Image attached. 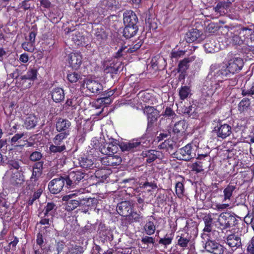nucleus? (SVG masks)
Returning a JSON list of instances; mask_svg holds the SVG:
<instances>
[{
    "label": "nucleus",
    "instance_id": "f257e3e1",
    "mask_svg": "<svg viewBox=\"0 0 254 254\" xmlns=\"http://www.w3.org/2000/svg\"><path fill=\"white\" fill-rule=\"evenodd\" d=\"M66 183L65 188L73 189L78 186L81 182L85 180L87 174L83 171L75 170L70 172L68 175H65Z\"/></svg>",
    "mask_w": 254,
    "mask_h": 254
},
{
    "label": "nucleus",
    "instance_id": "f03ea898",
    "mask_svg": "<svg viewBox=\"0 0 254 254\" xmlns=\"http://www.w3.org/2000/svg\"><path fill=\"white\" fill-rule=\"evenodd\" d=\"M196 147L192 143H189L180 148L178 152L180 160L189 161L195 157Z\"/></svg>",
    "mask_w": 254,
    "mask_h": 254
},
{
    "label": "nucleus",
    "instance_id": "7ed1b4c3",
    "mask_svg": "<svg viewBox=\"0 0 254 254\" xmlns=\"http://www.w3.org/2000/svg\"><path fill=\"white\" fill-rule=\"evenodd\" d=\"M37 74L38 71L36 68L29 67L25 74L19 77V81L24 88H29L32 84L31 81L37 79Z\"/></svg>",
    "mask_w": 254,
    "mask_h": 254
},
{
    "label": "nucleus",
    "instance_id": "20e7f679",
    "mask_svg": "<svg viewBox=\"0 0 254 254\" xmlns=\"http://www.w3.org/2000/svg\"><path fill=\"white\" fill-rule=\"evenodd\" d=\"M237 221L236 217L228 212L221 213L218 218V222L222 229H227L235 225Z\"/></svg>",
    "mask_w": 254,
    "mask_h": 254
},
{
    "label": "nucleus",
    "instance_id": "39448f33",
    "mask_svg": "<svg viewBox=\"0 0 254 254\" xmlns=\"http://www.w3.org/2000/svg\"><path fill=\"white\" fill-rule=\"evenodd\" d=\"M66 180L65 176H60L51 181L48 184V188L52 193L57 194L65 187Z\"/></svg>",
    "mask_w": 254,
    "mask_h": 254
},
{
    "label": "nucleus",
    "instance_id": "423d86ee",
    "mask_svg": "<svg viewBox=\"0 0 254 254\" xmlns=\"http://www.w3.org/2000/svg\"><path fill=\"white\" fill-rule=\"evenodd\" d=\"M121 65V63L118 62L117 58L106 59L103 64L104 72L111 74H117Z\"/></svg>",
    "mask_w": 254,
    "mask_h": 254
},
{
    "label": "nucleus",
    "instance_id": "0eeeda50",
    "mask_svg": "<svg viewBox=\"0 0 254 254\" xmlns=\"http://www.w3.org/2000/svg\"><path fill=\"white\" fill-rule=\"evenodd\" d=\"M76 196L77 193H71L62 197V200L65 202L64 205L66 210L71 211L79 205L78 197L75 198Z\"/></svg>",
    "mask_w": 254,
    "mask_h": 254
},
{
    "label": "nucleus",
    "instance_id": "6e6552de",
    "mask_svg": "<svg viewBox=\"0 0 254 254\" xmlns=\"http://www.w3.org/2000/svg\"><path fill=\"white\" fill-rule=\"evenodd\" d=\"M6 177L9 183L14 186L20 185L24 181L21 170H9L6 175Z\"/></svg>",
    "mask_w": 254,
    "mask_h": 254
},
{
    "label": "nucleus",
    "instance_id": "1a4fd4ad",
    "mask_svg": "<svg viewBox=\"0 0 254 254\" xmlns=\"http://www.w3.org/2000/svg\"><path fill=\"white\" fill-rule=\"evenodd\" d=\"M224 241L233 252L242 248L241 239L238 234H231L228 235L225 238Z\"/></svg>",
    "mask_w": 254,
    "mask_h": 254
},
{
    "label": "nucleus",
    "instance_id": "9d476101",
    "mask_svg": "<svg viewBox=\"0 0 254 254\" xmlns=\"http://www.w3.org/2000/svg\"><path fill=\"white\" fill-rule=\"evenodd\" d=\"M238 34H240V36L243 39L245 38L246 41H244L245 45L249 47L250 50H253L254 45H253V41L252 38L250 37L254 33L253 30L248 27L241 28L237 31Z\"/></svg>",
    "mask_w": 254,
    "mask_h": 254
},
{
    "label": "nucleus",
    "instance_id": "9b49d317",
    "mask_svg": "<svg viewBox=\"0 0 254 254\" xmlns=\"http://www.w3.org/2000/svg\"><path fill=\"white\" fill-rule=\"evenodd\" d=\"M213 131L216 133L217 137L225 139L232 133V127L228 124H219L215 127Z\"/></svg>",
    "mask_w": 254,
    "mask_h": 254
},
{
    "label": "nucleus",
    "instance_id": "f8f14e48",
    "mask_svg": "<svg viewBox=\"0 0 254 254\" xmlns=\"http://www.w3.org/2000/svg\"><path fill=\"white\" fill-rule=\"evenodd\" d=\"M214 9L217 16H222L228 14V16L232 19H238L239 18V14L237 12H235L234 14L228 13L229 8L222 1L219 2L214 7Z\"/></svg>",
    "mask_w": 254,
    "mask_h": 254
},
{
    "label": "nucleus",
    "instance_id": "ddd939ff",
    "mask_svg": "<svg viewBox=\"0 0 254 254\" xmlns=\"http://www.w3.org/2000/svg\"><path fill=\"white\" fill-rule=\"evenodd\" d=\"M142 145L138 139H133L128 142H123L120 145L123 151L134 152L141 149Z\"/></svg>",
    "mask_w": 254,
    "mask_h": 254
},
{
    "label": "nucleus",
    "instance_id": "4468645a",
    "mask_svg": "<svg viewBox=\"0 0 254 254\" xmlns=\"http://www.w3.org/2000/svg\"><path fill=\"white\" fill-rule=\"evenodd\" d=\"M118 150V143L117 140H113L111 142L104 143L101 147L100 152L105 155H113Z\"/></svg>",
    "mask_w": 254,
    "mask_h": 254
},
{
    "label": "nucleus",
    "instance_id": "2eb2a0df",
    "mask_svg": "<svg viewBox=\"0 0 254 254\" xmlns=\"http://www.w3.org/2000/svg\"><path fill=\"white\" fill-rule=\"evenodd\" d=\"M68 64L74 69H78L82 63V57L79 53H71L68 56Z\"/></svg>",
    "mask_w": 254,
    "mask_h": 254
},
{
    "label": "nucleus",
    "instance_id": "dca6fc26",
    "mask_svg": "<svg viewBox=\"0 0 254 254\" xmlns=\"http://www.w3.org/2000/svg\"><path fill=\"white\" fill-rule=\"evenodd\" d=\"M205 250L214 254H223V247L214 240H208L205 244Z\"/></svg>",
    "mask_w": 254,
    "mask_h": 254
},
{
    "label": "nucleus",
    "instance_id": "f3484780",
    "mask_svg": "<svg viewBox=\"0 0 254 254\" xmlns=\"http://www.w3.org/2000/svg\"><path fill=\"white\" fill-rule=\"evenodd\" d=\"M85 83L87 89L92 93L99 94L103 89L102 84L98 80L88 79Z\"/></svg>",
    "mask_w": 254,
    "mask_h": 254
},
{
    "label": "nucleus",
    "instance_id": "a211bd4d",
    "mask_svg": "<svg viewBox=\"0 0 254 254\" xmlns=\"http://www.w3.org/2000/svg\"><path fill=\"white\" fill-rule=\"evenodd\" d=\"M227 65L230 72H232V74H234L242 69L244 65V62L242 58H234L229 61Z\"/></svg>",
    "mask_w": 254,
    "mask_h": 254
},
{
    "label": "nucleus",
    "instance_id": "6ab92c4d",
    "mask_svg": "<svg viewBox=\"0 0 254 254\" xmlns=\"http://www.w3.org/2000/svg\"><path fill=\"white\" fill-rule=\"evenodd\" d=\"M138 18L132 10L126 11L124 13V23L125 25L137 26Z\"/></svg>",
    "mask_w": 254,
    "mask_h": 254
},
{
    "label": "nucleus",
    "instance_id": "aec40b11",
    "mask_svg": "<svg viewBox=\"0 0 254 254\" xmlns=\"http://www.w3.org/2000/svg\"><path fill=\"white\" fill-rule=\"evenodd\" d=\"M155 221V219L153 216L147 217L146 222L143 226L144 232L146 235L151 236L155 233L156 229Z\"/></svg>",
    "mask_w": 254,
    "mask_h": 254
},
{
    "label": "nucleus",
    "instance_id": "412c9836",
    "mask_svg": "<svg viewBox=\"0 0 254 254\" xmlns=\"http://www.w3.org/2000/svg\"><path fill=\"white\" fill-rule=\"evenodd\" d=\"M117 211L122 216H127L129 215L131 211V203L129 201L121 202L118 205Z\"/></svg>",
    "mask_w": 254,
    "mask_h": 254
},
{
    "label": "nucleus",
    "instance_id": "4be33fe9",
    "mask_svg": "<svg viewBox=\"0 0 254 254\" xmlns=\"http://www.w3.org/2000/svg\"><path fill=\"white\" fill-rule=\"evenodd\" d=\"M202 33L196 29H191L186 33V40L188 43H192L195 41H200L202 38Z\"/></svg>",
    "mask_w": 254,
    "mask_h": 254
},
{
    "label": "nucleus",
    "instance_id": "5701e85b",
    "mask_svg": "<svg viewBox=\"0 0 254 254\" xmlns=\"http://www.w3.org/2000/svg\"><path fill=\"white\" fill-rule=\"evenodd\" d=\"M71 126V123L65 119L59 118L56 124V130L59 132H68V129Z\"/></svg>",
    "mask_w": 254,
    "mask_h": 254
},
{
    "label": "nucleus",
    "instance_id": "b1692460",
    "mask_svg": "<svg viewBox=\"0 0 254 254\" xmlns=\"http://www.w3.org/2000/svg\"><path fill=\"white\" fill-rule=\"evenodd\" d=\"M117 5L116 0H101L99 3V6L106 11L115 9Z\"/></svg>",
    "mask_w": 254,
    "mask_h": 254
},
{
    "label": "nucleus",
    "instance_id": "393cba45",
    "mask_svg": "<svg viewBox=\"0 0 254 254\" xmlns=\"http://www.w3.org/2000/svg\"><path fill=\"white\" fill-rule=\"evenodd\" d=\"M103 163L107 166H116L120 165L122 162L121 158L118 155H108L102 160Z\"/></svg>",
    "mask_w": 254,
    "mask_h": 254
},
{
    "label": "nucleus",
    "instance_id": "a878e982",
    "mask_svg": "<svg viewBox=\"0 0 254 254\" xmlns=\"http://www.w3.org/2000/svg\"><path fill=\"white\" fill-rule=\"evenodd\" d=\"M114 94L113 91H109L108 93V96L98 99L93 104L96 108H101L103 105H108L111 103L112 99L110 97Z\"/></svg>",
    "mask_w": 254,
    "mask_h": 254
},
{
    "label": "nucleus",
    "instance_id": "bb28decb",
    "mask_svg": "<svg viewBox=\"0 0 254 254\" xmlns=\"http://www.w3.org/2000/svg\"><path fill=\"white\" fill-rule=\"evenodd\" d=\"M51 96L53 101L56 103L62 101L64 99V93L61 88H54L51 91Z\"/></svg>",
    "mask_w": 254,
    "mask_h": 254
},
{
    "label": "nucleus",
    "instance_id": "cd10ccee",
    "mask_svg": "<svg viewBox=\"0 0 254 254\" xmlns=\"http://www.w3.org/2000/svg\"><path fill=\"white\" fill-rule=\"evenodd\" d=\"M210 93L217 92L219 93L220 92H221L224 88V85L223 84V82L221 80V79L218 78L217 80L214 79L212 80L210 83Z\"/></svg>",
    "mask_w": 254,
    "mask_h": 254
},
{
    "label": "nucleus",
    "instance_id": "c85d7f7f",
    "mask_svg": "<svg viewBox=\"0 0 254 254\" xmlns=\"http://www.w3.org/2000/svg\"><path fill=\"white\" fill-rule=\"evenodd\" d=\"M38 122V118L36 116L30 114L26 118L24 121V126L27 129L34 128Z\"/></svg>",
    "mask_w": 254,
    "mask_h": 254
},
{
    "label": "nucleus",
    "instance_id": "c756f323",
    "mask_svg": "<svg viewBox=\"0 0 254 254\" xmlns=\"http://www.w3.org/2000/svg\"><path fill=\"white\" fill-rule=\"evenodd\" d=\"M80 166L86 169H91L94 167V160L91 156L81 158L79 160Z\"/></svg>",
    "mask_w": 254,
    "mask_h": 254
},
{
    "label": "nucleus",
    "instance_id": "7c9ffc66",
    "mask_svg": "<svg viewBox=\"0 0 254 254\" xmlns=\"http://www.w3.org/2000/svg\"><path fill=\"white\" fill-rule=\"evenodd\" d=\"M138 30V26L125 25L123 32V36L127 39L130 38L136 34Z\"/></svg>",
    "mask_w": 254,
    "mask_h": 254
},
{
    "label": "nucleus",
    "instance_id": "2f4dec72",
    "mask_svg": "<svg viewBox=\"0 0 254 254\" xmlns=\"http://www.w3.org/2000/svg\"><path fill=\"white\" fill-rule=\"evenodd\" d=\"M236 189V186L229 184L223 190L224 198L223 201H230L233 191Z\"/></svg>",
    "mask_w": 254,
    "mask_h": 254
},
{
    "label": "nucleus",
    "instance_id": "473e14b6",
    "mask_svg": "<svg viewBox=\"0 0 254 254\" xmlns=\"http://www.w3.org/2000/svg\"><path fill=\"white\" fill-rule=\"evenodd\" d=\"M57 209V205L54 202H48L44 208L45 216H51L52 218L55 216Z\"/></svg>",
    "mask_w": 254,
    "mask_h": 254
},
{
    "label": "nucleus",
    "instance_id": "72a5a7b5",
    "mask_svg": "<svg viewBox=\"0 0 254 254\" xmlns=\"http://www.w3.org/2000/svg\"><path fill=\"white\" fill-rule=\"evenodd\" d=\"M216 41L211 39L207 41L204 45V48L206 52L208 53H213L219 50V48L216 46Z\"/></svg>",
    "mask_w": 254,
    "mask_h": 254
},
{
    "label": "nucleus",
    "instance_id": "f704fd0d",
    "mask_svg": "<svg viewBox=\"0 0 254 254\" xmlns=\"http://www.w3.org/2000/svg\"><path fill=\"white\" fill-rule=\"evenodd\" d=\"M159 152L151 150L143 152V156L146 157V162L151 163L155 160L159 156Z\"/></svg>",
    "mask_w": 254,
    "mask_h": 254
},
{
    "label": "nucleus",
    "instance_id": "c9c22d12",
    "mask_svg": "<svg viewBox=\"0 0 254 254\" xmlns=\"http://www.w3.org/2000/svg\"><path fill=\"white\" fill-rule=\"evenodd\" d=\"M195 59L194 56H191L185 58L181 61L178 65V71L183 72L185 71L189 67V63L193 61Z\"/></svg>",
    "mask_w": 254,
    "mask_h": 254
},
{
    "label": "nucleus",
    "instance_id": "e433bc0d",
    "mask_svg": "<svg viewBox=\"0 0 254 254\" xmlns=\"http://www.w3.org/2000/svg\"><path fill=\"white\" fill-rule=\"evenodd\" d=\"M78 199L79 203V206L85 207L83 212L86 213L88 211L89 208L92 204L93 199L91 198H84L82 197H78Z\"/></svg>",
    "mask_w": 254,
    "mask_h": 254
},
{
    "label": "nucleus",
    "instance_id": "4c0bfd02",
    "mask_svg": "<svg viewBox=\"0 0 254 254\" xmlns=\"http://www.w3.org/2000/svg\"><path fill=\"white\" fill-rule=\"evenodd\" d=\"M179 95L182 100H184L191 95V90L188 86H182L179 89Z\"/></svg>",
    "mask_w": 254,
    "mask_h": 254
},
{
    "label": "nucleus",
    "instance_id": "58836bf2",
    "mask_svg": "<svg viewBox=\"0 0 254 254\" xmlns=\"http://www.w3.org/2000/svg\"><path fill=\"white\" fill-rule=\"evenodd\" d=\"M95 38L100 43L107 39L108 35L102 28H97L94 33Z\"/></svg>",
    "mask_w": 254,
    "mask_h": 254
},
{
    "label": "nucleus",
    "instance_id": "ea45409f",
    "mask_svg": "<svg viewBox=\"0 0 254 254\" xmlns=\"http://www.w3.org/2000/svg\"><path fill=\"white\" fill-rule=\"evenodd\" d=\"M217 78L223 79L224 77L229 76L230 74H233L232 72L229 70V67L226 64L223 66L220 69L216 70Z\"/></svg>",
    "mask_w": 254,
    "mask_h": 254
},
{
    "label": "nucleus",
    "instance_id": "a19ab883",
    "mask_svg": "<svg viewBox=\"0 0 254 254\" xmlns=\"http://www.w3.org/2000/svg\"><path fill=\"white\" fill-rule=\"evenodd\" d=\"M186 128V123L185 121H180L176 123L173 127V132L176 133L184 132Z\"/></svg>",
    "mask_w": 254,
    "mask_h": 254
},
{
    "label": "nucleus",
    "instance_id": "79ce46f5",
    "mask_svg": "<svg viewBox=\"0 0 254 254\" xmlns=\"http://www.w3.org/2000/svg\"><path fill=\"white\" fill-rule=\"evenodd\" d=\"M69 134L68 132H61L57 134L53 139V143L56 145H62L63 140L66 138Z\"/></svg>",
    "mask_w": 254,
    "mask_h": 254
},
{
    "label": "nucleus",
    "instance_id": "37998d69",
    "mask_svg": "<svg viewBox=\"0 0 254 254\" xmlns=\"http://www.w3.org/2000/svg\"><path fill=\"white\" fill-rule=\"evenodd\" d=\"M104 141L105 140L103 138L94 137L91 141L90 145L92 148L98 149L100 151L101 147L102 146Z\"/></svg>",
    "mask_w": 254,
    "mask_h": 254
},
{
    "label": "nucleus",
    "instance_id": "c03bdc74",
    "mask_svg": "<svg viewBox=\"0 0 254 254\" xmlns=\"http://www.w3.org/2000/svg\"><path fill=\"white\" fill-rule=\"evenodd\" d=\"M83 251V248L81 246L72 245L68 247L66 254H82Z\"/></svg>",
    "mask_w": 254,
    "mask_h": 254
},
{
    "label": "nucleus",
    "instance_id": "a18cd8bd",
    "mask_svg": "<svg viewBox=\"0 0 254 254\" xmlns=\"http://www.w3.org/2000/svg\"><path fill=\"white\" fill-rule=\"evenodd\" d=\"M242 94L244 96H252L254 94V82L251 85L245 86L242 89Z\"/></svg>",
    "mask_w": 254,
    "mask_h": 254
},
{
    "label": "nucleus",
    "instance_id": "49530a36",
    "mask_svg": "<svg viewBox=\"0 0 254 254\" xmlns=\"http://www.w3.org/2000/svg\"><path fill=\"white\" fill-rule=\"evenodd\" d=\"M177 244L182 248H185L188 246L190 239L185 237L184 235H182L180 236H177Z\"/></svg>",
    "mask_w": 254,
    "mask_h": 254
},
{
    "label": "nucleus",
    "instance_id": "de8ad7c7",
    "mask_svg": "<svg viewBox=\"0 0 254 254\" xmlns=\"http://www.w3.org/2000/svg\"><path fill=\"white\" fill-rule=\"evenodd\" d=\"M250 99L245 98L243 99L239 104V110L240 112H244L247 110L250 106Z\"/></svg>",
    "mask_w": 254,
    "mask_h": 254
},
{
    "label": "nucleus",
    "instance_id": "09e8293b",
    "mask_svg": "<svg viewBox=\"0 0 254 254\" xmlns=\"http://www.w3.org/2000/svg\"><path fill=\"white\" fill-rule=\"evenodd\" d=\"M175 143L172 139H167L162 142L159 146L161 148L166 149L168 150H173Z\"/></svg>",
    "mask_w": 254,
    "mask_h": 254
},
{
    "label": "nucleus",
    "instance_id": "8fccbe9b",
    "mask_svg": "<svg viewBox=\"0 0 254 254\" xmlns=\"http://www.w3.org/2000/svg\"><path fill=\"white\" fill-rule=\"evenodd\" d=\"M246 41L245 38L243 39L240 34H234L231 37V41L234 45L245 44L244 41Z\"/></svg>",
    "mask_w": 254,
    "mask_h": 254
},
{
    "label": "nucleus",
    "instance_id": "3c124183",
    "mask_svg": "<svg viewBox=\"0 0 254 254\" xmlns=\"http://www.w3.org/2000/svg\"><path fill=\"white\" fill-rule=\"evenodd\" d=\"M33 250L34 254H48L50 251V247H38L34 246Z\"/></svg>",
    "mask_w": 254,
    "mask_h": 254
},
{
    "label": "nucleus",
    "instance_id": "603ef678",
    "mask_svg": "<svg viewBox=\"0 0 254 254\" xmlns=\"http://www.w3.org/2000/svg\"><path fill=\"white\" fill-rule=\"evenodd\" d=\"M65 149V146L64 144L60 145L53 144L50 146L49 150L51 152L58 153L62 152Z\"/></svg>",
    "mask_w": 254,
    "mask_h": 254
},
{
    "label": "nucleus",
    "instance_id": "864d4df0",
    "mask_svg": "<svg viewBox=\"0 0 254 254\" xmlns=\"http://www.w3.org/2000/svg\"><path fill=\"white\" fill-rule=\"evenodd\" d=\"M42 193V190L41 189H38L35 191L34 194L31 196L28 201V205H32L34 202L37 199H38Z\"/></svg>",
    "mask_w": 254,
    "mask_h": 254
},
{
    "label": "nucleus",
    "instance_id": "5fc2aeb1",
    "mask_svg": "<svg viewBox=\"0 0 254 254\" xmlns=\"http://www.w3.org/2000/svg\"><path fill=\"white\" fill-rule=\"evenodd\" d=\"M67 78L71 83H75L81 78V75L75 72H71L67 74Z\"/></svg>",
    "mask_w": 254,
    "mask_h": 254
},
{
    "label": "nucleus",
    "instance_id": "6e6d98bb",
    "mask_svg": "<svg viewBox=\"0 0 254 254\" xmlns=\"http://www.w3.org/2000/svg\"><path fill=\"white\" fill-rule=\"evenodd\" d=\"M71 39L76 44L79 45L81 44L83 38L79 32L76 31L72 34Z\"/></svg>",
    "mask_w": 254,
    "mask_h": 254
},
{
    "label": "nucleus",
    "instance_id": "4d7b16f0",
    "mask_svg": "<svg viewBox=\"0 0 254 254\" xmlns=\"http://www.w3.org/2000/svg\"><path fill=\"white\" fill-rule=\"evenodd\" d=\"M176 193L179 198L183 197L184 192V185L181 182H178L175 186Z\"/></svg>",
    "mask_w": 254,
    "mask_h": 254
},
{
    "label": "nucleus",
    "instance_id": "13d9d810",
    "mask_svg": "<svg viewBox=\"0 0 254 254\" xmlns=\"http://www.w3.org/2000/svg\"><path fill=\"white\" fill-rule=\"evenodd\" d=\"M172 240V237H169L168 235H166L164 238L159 239L158 243L159 244L164 246L165 248H167L168 245L171 244Z\"/></svg>",
    "mask_w": 254,
    "mask_h": 254
},
{
    "label": "nucleus",
    "instance_id": "bf43d9fd",
    "mask_svg": "<svg viewBox=\"0 0 254 254\" xmlns=\"http://www.w3.org/2000/svg\"><path fill=\"white\" fill-rule=\"evenodd\" d=\"M216 69L215 65H211L210 67V72L207 77L206 83L208 84L209 80L212 79L213 78L214 79L217 78Z\"/></svg>",
    "mask_w": 254,
    "mask_h": 254
},
{
    "label": "nucleus",
    "instance_id": "052dcab7",
    "mask_svg": "<svg viewBox=\"0 0 254 254\" xmlns=\"http://www.w3.org/2000/svg\"><path fill=\"white\" fill-rule=\"evenodd\" d=\"M191 168L192 171H195L197 173L202 172L204 170L202 162L201 161H198L193 163Z\"/></svg>",
    "mask_w": 254,
    "mask_h": 254
},
{
    "label": "nucleus",
    "instance_id": "680f3d73",
    "mask_svg": "<svg viewBox=\"0 0 254 254\" xmlns=\"http://www.w3.org/2000/svg\"><path fill=\"white\" fill-rule=\"evenodd\" d=\"M95 175L96 178L100 179L102 181L106 180L108 178L106 170L105 169L97 170L95 173Z\"/></svg>",
    "mask_w": 254,
    "mask_h": 254
},
{
    "label": "nucleus",
    "instance_id": "e2e57ef3",
    "mask_svg": "<svg viewBox=\"0 0 254 254\" xmlns=\"http://www.w3.org/2000/svg\"><path fill=\"white\" fill-rule=\"evenodd\" d=\"M141 242L143 244H152L154 246H156V244H155V239L152 237L145 236L141 238Z\"/></svg>",
    "mask_w": 254,
    "mask_h": 254
},
{
    "label": "nucleus",
    "instance_id": "0e129e2a",
    "mask_svg": "<svg viewBox=\"0 0 254 254\" xmlns=\"http://www.w3.org/2000/svg\"><path fill=\"white\" fill-rule=\"evenodd\" d=\"M42 157V154L40 152L34 151L32 152L29 157V158L32 161H39Z\"/></svg>",
    "mask_w": 254,
    "mask_h": 254
},
{
    "label": "nucleus",
    "instance_id": "69168bd1",
    "mask_svg": "<svg viewBox=\"0 0 254 254\" xmlns=\"http://www.w3.org/2000/svg\"><path fill=\"white\" fill-rule=\"evenodd\" d=\"M148 127H151L157 119V112L151 115H148Z\"/></svg>",
    "mask_w": 254,
    "mask_h": 254
},
{
    "label": "nucleus",
    "instance_id": "338daca9",
    "mask_svg": "<svg viewBox=\"0 0 254 254\" xmlns=\"http://www.w3.org/2000/svg\"><path fill=\"white\" fill-rule=\"evenodd\" d=\"M42 171L33 168L32 174L30 178L31 182H36L38 178L41 176Z\"/></svg>",
    "mask_w": 254,
    "mask_h": 254
},
{
    "label": "nucleus",
    "instance_id": "774afa93",
    "mask_svg": "<svg viewBox=\"0 0 254 254\" xmlns=\"http://www.w3.org/2000/svg\"><path fill=\"white\" fill-rule=\"evenodd\" d=\"M129 215L132 220L134 222H139L142 219V216L140 213H138L136 212H132L130 213Z\"/></svg>",
    "mask_w": 254,
    "mask_h": 254
}]
</instances>
